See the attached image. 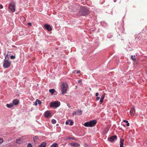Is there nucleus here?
I'll return each instance as SVG.
<instances>
[{
  "label": "nucleus",
  "mask_w": 147,
  "mask_h": 147,
  "mask_svg": "<svg viewBox=\"0 0 147 147\" xmlns=\"http://www.w3.org/2000/svg\"><path fill=\"white\" fill-rule=\"evenodd\" d=\"M123 142L124 140L123 139H122L121 138L120 139V147H123Z\"/></svg>",
  "instance_id": "obj_15"
},
{
  "label": "nucleus",
  "mask_w": 147,
  "mask_h": 147,
  "mask_svg": "<svg viewBox=\"0 0 147 147\" xmlns=\"http://www.w3.org/2000/svg\"><path fill=\"white\" fill-rule=\"evenodd\" d=\"M69 122H70L69 125L70 126L74 124V122L71 120H69Z\"/></svg>",
  "instance_id": "obj_23"
},
{
  "label": "nucleus",
  "mask_w": 147,
  "mask_h": 147,
  "mask_svg": "<svg viewBox=\"0 0 147 147\" xmlns=\"http://www.w3.org/2000/svg\"><path fill=\"white\" fill-rule=\"evenodd\" d=\"M51 122L53 124H55L56 123V121L55 119H52L51 120Z\"/></svg>",
  "instance_id": "obj_24"
},
{
  "label": "nucleus",
  "mask_w": 147,
  "mask_h": 147,
  "mask_svg": "<svg viewBox=\"0 0 147 147\" xmlns=\"http://www.w3.org/2000/svg\"><path fill=\"white\" fill-rule=\"evenodd\" d=\"M21 139L20 138L17 139L16 141V143L18 144H20L21 143Z\"/></svg>",
  "instance_id": "obj_19"
},
{
  "label": "nucleus",
  "mask_w": 147,
  "mask_h": 147,
  "mask_svg": "<svg viewBox=\"0 0 147 147\" xmlns=\"http://www.w3.org/2000/svg\"><path fill=\"white\" fill-rule=\"evenodd\" d=\"M19 103V100L18 99H14L13 101L12 104H13V105H17Z\"/></svg>",
  "instance_id": "obj_13"
},
{
  "label": "nucleus",
  "mask_w": 147,
  "mask_h": 147,
  "mask_svg": "<svg viewBox=\"0 0 147 147\" xmlns=\"http://www.w3.org/2000/svg\"><path fill=\"white\" fill-rule=\"evenodd\" d=\"M131 59L133 60V61H136V59L135 58V55L133 56L132 55L131 56Z\"/></svg>",
  "instance_id": "obj_20"
},
{
  "label": "nucleus",
  "mask_w": 147,
  "mask_h": 147,
  "mask_svg": "<svg viewBox=\"0 0 147 147\" xmlns=\"http://www.w3.org/2000/svg\"><path fill=\"white\" fill-rule=\"evenodd\" d=\"M70 139H73V140L74 139V138H70Z\"/></svg>",
  "instance_id": "obj_43"
},
{
  "label": "nucleus",
  "mask_w": 147,
  "mask_h": 147,
  "mask_svg": "<svg viewBox=\"0 0 147 147\" xmlns=\"http://www.w3.org/2000/svg\"><path fill=\"white\" fill-rule=\"evenodd\" d=\"M110 128V126L109 125H107L106 126L105 128V129L104 130L103 133L104 134H106L109 130V129Z\"/></svg>",
  "instance_id": "obj_12"
},
{
  "label": "nucleus",
  "mask_w": 147,
  "mask_h": 147,
  "mask_svg": "<svg viewBox=\"0 0 147 147\" xmlns=\"http://www.w3.org/2000/svg\"><path fill=\"white\" fill-rule=\"evenodd\" d=\"M127 126H129V123H128H128H127Z\"/></svg>",
  "instance_id": "obj_39"
},
{
  "label": "nucleus",
  "mask_w": 147,
  "mask_h": 147,
  "mask_svg": "<svg viewBox=\"0 0 147 147\" xmlns=\"http://www.w3.org/2000/svg\"><path fill=\"white\" fill-rule=\"evenodd\" d=\"M123 122H125L126 123H128V121H126V120H124L123 121Z\"/></svg>",
  "instance_id": "obj_36"
},
{
  "label": "nucleus",
  "mask_w": 147,
  "mask_h": 147,
  "mask_svg": "<svg viewBox=\"0 0 147 147\" xmlns=\"http://www.w3.org/2000/svg\"><path fill=\"white\" fill-rule=\"evenodd\" d=\"M44 27L48 31H51L52 30V28L50 25L48 24H45Z\"/></svg>",
  "instance_id": "obj_10"
},
{
  "label": "nucleus",
  "mask_w": 147,
  "mask_h": 147,
  "mask_svg": "<svg viewBox=\"0 0 147 147\" xmlns=\"http://www.w3.org/2000/svg\"><path fill=\"white\" fill-rule=\"evenodd\" d=\"M135 111H130L129 113L131 116L136 117V115L135 114Z\"/></svg>",
  "instance_id": "obj_14"
},
{
  "label": "nucleus",
  "mask_w": 147,
  "mask_h": 147,
  "mask_svg": "<svg viewBox=\"0 0 147 147\" xmlns=\"http://www.w3.org/2000/svg\"><path fill=\"white\" fill-rule=\"evenodd\" d=\"M3 140L2 138H0V144L3 143Z\"/></svg>",
  "instance_id": "obj_27"
},
{
  "label": "nucleus",
  "mask_w": 147,
  "mask_h": 147,
  "mask_svg": "<svg viewBox=\"0 0 147 147\" xmlns=\"http://www.w3.org/2000/svg\"><path fill=\"white\" fill-rule=\"evenodd\" d=\"M46 143L45 142H43L39 146V147H45Z\"/></svg>",
  "instance_id": "obj_17"
},
{
  "label": "nucleus",
  "mask_w": 147,
  "mask_h": 147,
  "mask_svg": "<svg viewBox=\"0 0 147 147\" xmlns=\"http://www.w3.org/2000/svg\"><path fill=\"white\" fill-rule=\"evenodd\" d=\"M8 9L12 13L14 12L15 11V5L14 3H12L9 5Z\"/></svg>",
  "instance_id": "obj_3"
},
{
  "label": "nucleus",
  "mask_w": 147,
  "mask_h": 147,
  "mask_svg": "<svg viewBox=\"0 0 147 147\" xmlns=\"http://www.w3.org/2000/svg\"><path fill=\"white\" fill-rule=\"evenodd\" d=\"M45 116L46 118L51 117L52 115L49 111H46L44 113Z\"/></svg>",
  "instance_id": "obj_7"
},
{
  "label": "nucleus",
  "mask_w": 147,
  "mask_h": 147,
  "mask_svg": "<svg viewBox=\"0 0 147 147\" xmlns=\"http://www.w3.org/2000/svg\"><path fill=\"white\" fill-rule=\"evenodd\" d=\"M21 19H22L24 20H25V18L24 17H22L21 18Z\"/></svg>",
  "instance_id": "obj_34"
},
{
  "label": "nucleus",
  "mask_w": 147,
  "mask_h": 147,
  "mask_svg": "<svg viewBox=\"0 0 147 147\" xmlns=\"http://www.w3.org/2000/svg\"><path fill=\"white\" fill-rule=\"evenodd\" d=\"M36 102H37V104L39 105H40L41 103V101L38 99H37L36 100Z\"/></svg>",
  "instance_id": "obj_22"
},
{
  "label": "nucleus",
  "mask_w": 147,
  "mask_h": 147,
  "mask_svg": "<svg viewBox=\"0 0 147 147\" xmlns=\"http://www.w3.org/2000/svg\"><path fill=\"white\" fill-rule=\"evenodd\" d=\"M117 138V136L115 135L112 136L110 138H109L108 139L109 141L110 142H113L116 140Z\"/></svg>",
  "instance_id": "obj_8"
},
{
  "label": "nucleus",
  "mask_w": 147,
  "mask_h": 147,
  "mask_svg": "<svg viewBox=\"0 0 147 147\" xmlns=\"http://www.w3.org/2000/svg\"><path fill=\"white\" fill-rule=\"evenodd\" d=\"M67 85L64 83H62V84L61 85V92L62 94H63L66 93L67 90Z\"/></svg>",
  "instance_id": "obj_5"
},
{
  "label": "nucleus",
  "mask_w": 147,
  "mask_h": 147,
  "mask_svg": "<svg viewBox=\"0 0 147 147\" xmlns=\"http://www.w3.org/2000/svg\"><path fill=\"white\" fill-rule=\"evenodd\" d=\"M32 146L31 144H28V147H32Z\"/></svg>",
  "instance_id": "obj_31"
},
{
  "label": "nucleus",
  "mask_w": 147,
  "mask_h": 147,
  "mask_svg": "<svg viewBox=\"0 0 147 147\" xmlns=\"http://www.w3.org/2000/svg\"><path fill=\"white\" fill-rule=\"evenodd\" d=\"M11 63L10 61L5 59L3 62V67L4 68H7L10 66Z\"/></svg>",
  "instance_id": "obj_4"
},
{
  "label": "nucleus",
  "mask_w": 147,
  "mask_h": 147,
  "mask_svg": "<svg viewBox=\"0 0 147 147\" xmlns=\"http://www.w3.org/2000/svg\"><path fill=\"white\" fill-rule=\"evenodd\" d=\"M10 58L12 59H14L15 58V57L13 55H11L10 56Z\"/></svg>",
  "instance_id": "obj_30"
},
{
  "label": "nucleus",
  "mask_w": 147,
  "mask_h": 147,
  "mask_svg": "<svg viewBox=\"0 0 147 147\" xmlns=\"http://www.w3.org/2000/svg\"><path fill=\"white\" fill-rule=\"evenodd\" d=\"M89 13L88 10L84 7H81L79 12V14L81 16H85Z\"/></svg>",
  "instance_id": "obj_1"
},
{
  "label": "nucleus",
  "mask_w": 147,
  "mask_h": 147,
  "mask_svg": "<svg viewBox=\"0 0 147 147\" xmlns=\"http://www.w3.org/2000/svg\"><path fill=\"white\" fill-rule=\"evenodd\" d=\"M50 107L56 108L59 107L60 105V103L58 102H54L50 103Z\"/></svg>",
  "instance_id": "obj_6"
},
{
  "label": "nucleus",
  "mask_w": 147,
  "mask_h": 147,
  "mask_svg": "<svg viewBox=\"0 0 147 147\" xmlns=\"http://www.w3.org/2000/svg\"><path fill=\"white\" fill-rule=\"evenodd\" d=\"M100 104H101L103 101V99H102L100 98Z\"/></svg>",
  "instance_id": "obj_28"
},
{
  "label": "nucleus",
  "mask_w": 147,
  "mask_h": 147,
  "mask_svg": "<svg viewBox=\"0 0 147 147\" xmlns=\"http://www.w3.org/2000/svg\"><path fill=\"white\" fill-rule=\"evenodd\" d=\"M96 123V120H93L85 123L84 125L86 127H92L94 126Z\"/></svg>",
  "instance_id": "obj_2"
},
{
  "label": "nucleus",
  "mask_w": 147,
  "mask_h": 147,
  "mask_svg": "<svg viewBox=\"0 0 147 147\" xmlns=\"http://www.w3.org/2000/svg\"><path fill=\"white\" fill-rule=\"evenodd\" d=\"M69 120H67L65 122V124L66 125H68L69 124Z\"/></svg>",
  "instance_id": "obj_29"
},
{
  "label": "nucleus",
  "mask_w": 147,
  "mask_h": 147,
  "mask_svg": "<svg viewBox=\"0 0 147 147\" xmlns=\"http://www.w3.org/2000/svg\"><path fill=\"white\" fill-rule=\"evenodd\" d=\"M100 98V97H97L96 98V99L97 100H99Z\"/></svg>",
  "instance_id": "obj_37"
},
{
  "label": "nucleus",
  "mask_w": 147,
  "mask_h": 147,
  "mask_svg": "<svg viewBox=\"0 0 147 147\" xmlns=\"http://www.w3.org/2000/svg\"><path fill=\"white\" fill-rule=\"evenodd\" d=\"M82 114V111H75L73 113V115H80Z\"/></svg>",
  "instance_id": "obj_11"
},
{
  "label": "nucleus",
  "mask_w": 147,
  "mask_h": 147,
  "mask_svg": "<svg viewBox=\"0 0 147 147\" xmlns=\"http://www.w3.org/2000/svg\"><path fill=\"white\" fill-rule=\"evenodd\" d=\"M57 146V143H55L53 144L50 147H56Z\"/></svg>",
  "instance_id": "obj_21"
},
{
  "label": "nucleus",
  "mask_w": 147,
  "mask_h": 147,
  "mask_svg": "<svg viewBox=\"0 0 147 147\" xmlns=\"http://www.w3.org/2000/svg\"><path fill=\"white\" fill-rule=\"evenodd\" d=\"M70 145L73 147H78L80 146V144L78 143H71L69 144Z\"/></svg>",
  "instance_id": "obj_9"
},
{
  "label": "nucleus",
  "mask_w": 147,
  "mask_h": 147,
  "mask_svg": "<svg viewBox=\"0 0 147 147\" xmlns=\"http://www.w3.org/2000/svg\"><path fill=\"white\" fill-rule=\"evenodd\" d=\"M28 24L29 25H31V23H29Z\"/></svg>",
  "instance_id": "obj_41"
},
{
  "label": "nucleus",
  "mask_w": 147,
  "mask_h": 147,
  "mask_svg": "<svg viewBox=\"0 0 147 147\" xmlns=\"http://www.w3.org/2000/svg\"><path fill=\"white\" fill-rule=\"evenodd\" d=\"M3 8V6L2 5L0 4V9H2Z\"/></svg>",
  "instance_id": "obj_32"
},
{
  "label": "nucleus",
  "mask_w": 147,
  "mask_h": 147,
  "mask_svg": "<svg viewBox=\"0 0 147 147\" xmlns=\"http://www.w3.org/2000/svg\"><path fill=\"white\" fill-rule=\"evenodd\" d=\"M49 91L52 94H53L55 91V90L54 89H50L49 90Z\"/></svg>",
  "instance_id": "obj_18"
},
{
  "label": "nucleus",
  "mask_w": 147,
  "mask_h": 147,
  "mask_svg": "<svg viewBox=\"0 0 147 147\" xmlns=\"http://www.w3.org/2000/svg\"><path fill=\"white\" fill-rule=\"evenodd\" d=\"M38 137H37V136H35V137H34L33 140H34V142H36V140L38 139Z\"/></svg>",
  "instance_id": "obj_25"
},
{
  "label": "nucleus",
  "mask_w": 147,
  "mask_h": 147,
  "mask_svg": "<svg viewBox=\"0 0 147 147\" xmlns=\"http://www.w3.org/2000/svg\"><path fill=\"white\" fill-rule=\"evenodd\" d=\"M58 125V124H57V125H57V126Z\"/></svg>",
  "instance_id": "obj_44"
},
{
  "label": "nucleus",
  "mask_w": 147,
  "mask_h": 147,
  "mask_svg": "<svg viewBox=\"0 0 147 147\" xmlns=\"http://www.w3.org/2000/svg\"><path fill=\"white\" fill-rule=\"evenodd\" d=\"M105 96V93L103 95H102V96H101V98L104 99Z\"/></svg>",
  "instance_id": "obj_26"
},
{
  "label": "nucleus",
  "mask_w": 147,
  "mask_h": 147,
  "mask_svg": "<svg viewBox=\"0 0 147 147\" xmlns=\"http://www.w3.org/2000/svg\"><path fill=\"white\" fill-rule=\"evenodd\" d=\"M34 104L35 105V106H36V105H38V104H37V102H36V101L34 102Z\"/></svg>",
  "instance_id": "obj_35"
},
{
  "label": "nucleus",
  "mask_w": 147,
  "mask_h": 147,
  "mask_svg": "<svg viewBox=\"0 0 147 147\" xmlns=\"http://www.w3.org/2000/svg\"><path fill=\"white\" fill-rule=\"evenodd\" d=\"M78 82L79 83H80L81 82V81L80 80H78Z\"/></svg>",
  "instance_id": "obj_42"
},
{
  "label": "nucleus",
  "mask_w": 147,
  "mask_h": 147,
  "mask_svg": "<svg viewBox=\"0 0 147 147\" xmlns=\"http://www.w3.org/2000/svg\"><path fill=\"white\" fill-rule=\"evenodd\" d=\"M98 95H99V94H98V93L97 92V93H96V96H98Z\"/></svg>",
  "instance_id": "obj_38"
},
{
  "label": "nucleus",
  "mask_w": 147,
  "mask_h": 147,
  "mask_svg": "<svg viewBox=\"0 0 147 147\" xmlns=\"http://www.w3.org/2000/svg\"><path fill=\"white\" fill-rule=\"evenodd\" d=\"M13 106V104L12 103H10L9 104H7L6 105L7 107L8 108H12Z\"/></svg>",
  "instance_id": "obj_16"
},
{
  "label": "nucleus",
  "mask_w": 147,
  "mask_h": 147,
  "mask_svg": "<svg viewBox=\"0 0 147 147\" xmlns=\"http://www.w3.org/2000/svg\"><path fill=\"white\" fill-rule=\"evenodd\" d=\"M80 71H79H79H77V74H78V73H80Z\"/></svg>",
  "instance_id": "obj_40"
},
{
  "label": "nucleus",
  "mask_w": 147,
  "mask_h": 147,
  "mask_svg": "<svg viewBox=\"0 0 147 147\" xmlns=\"http://www.w3.org/2000/svg\"><path fill=\"white\" fill-rule=\"evenodd\" d=\"M135 110L134 108V107H133L131 108L130 110Z\"/></svg>",
  "instance_id": "obj_33"
}]
</instances>
